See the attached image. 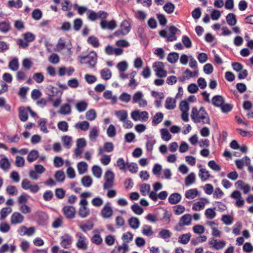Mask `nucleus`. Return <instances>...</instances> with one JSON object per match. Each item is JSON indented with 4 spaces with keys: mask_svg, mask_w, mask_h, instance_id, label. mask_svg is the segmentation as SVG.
Wrapping results in <instances>:
<instances>
[{
    "mask_svg": "<svg viewBox=\"0 0 253 253\" xmlns=\"http://www.w3.org/2000/svg\"><path fill=\"white\" fill-rule=\"evenodd\" d=\"M191 117L194 123L210 124V119L208 114L204 107H201L199 110L196 107L192 109Z\"/></svg>",
    "mask_w": 253,
    "mask_h": 253,
    "instance_id": "1",
    "label": "nucleus"
},
{
    "mask_svg": "<svg viewBox=\"0 0 253 253\" xmlns=\"http://www.w3.org/2000/svg\"><path fill=\"white\" fill-rule=\"evenodd\" d=\"M97 54L95 52H91L88 55L81 57L80 62L82 64H87L89 68H94L97 63Z\"/></svg>",
    "mask_w": 253,
    "mask_h": 253,
    "instance_id": "2",
    "label": "nucleus"
},
{
    "mask_svg": "<svg viewBox=\"0 0 253 253\" xmlns=\"http://www.w3.org/2000/svg\"><path fill=\"white\" fill-rule=\"evenodd\" d=\"M76 237L77 238L76 247L80 250H86L88 247V241L86 237L81 232H77Z\"/></svg>",
    "mask_w": 253,
    "mask_h": 253,
    "instance_id": "3",
    "label": "nucleus"
},
{
    "mask_svg": "<svg viewBox=\"0 0 253 253\" xmlns=\"http://www.w3.org/2000/svg\"><path fill=\"white\" fill-rule=\"evenodd\" d=\"M153 68L156 75L160 78H165L167 76V72L165 68L164 64L162 62H156L154 63Z\"/></svg>",
    "mask_w": 253,
    "mask_h": 253,
    "instance_id": "4",
    "label": "nucleus"
},
{
    "mask_svg": "<svg viewBox=\"0 0 253 253\" xmlns=\"http://www.w3.org/2000/svg\"><path fill=\"white\" fill-rule=\"evenodd\" d=\"M88 202L86 200H81L80 202L81 207L79 209L78 214L82 218H85L90 214V210L87 207Z\"/></svg>",
    "mask_w": 253,
    "mask_h": 253,
    "instance_id": "5",
    "label": "nucleus"
},
{
    "mask_svg": "<svg viewBox=\"0 0 253 253\" xmlns=\"http://www.w3.org/2000/svg\"><path fill=\"white\" fill-rule=\"evenodd\" d=\"M105 182L103 184L104 189H109L114 185V174L111 170L106 171L104 175Z\"/></svg>",
    "mask_w": 253,
    "mask_h": 253,
    "instance_id": "6",
    "label": "nucleus"
},
{
    "mask_svg": "<svg viewBox=\"0 0 253 253\" xmlns=\"http://www.w3.org/2000/svg\"><path fill=\"white\" fill-rule=\"evenodd\" d=\"M192 216L190 214H185L182 216L179 219L178 224L174 227L176 231L181 230V228L185 225H189L192 221Z\"/></svg>",
    "mask_w": 253,
    "mask_h": 253,
    "instance_id": "7",
    "label": "nucleus"
},
{
    "mask_svg": "<svg viewBox=\"0 0 253 253\" xmlns=\"http://www.w3.org/2000/svg\"><path fill=\"white\" fill-rule=\"evenodd\" d=\"M21 187L24 190H29L32 193H36L40 190V187L37 184H32V183L27 179H24L21 183Z\"/></svg>",
    "mask_w": 253,
    "mask_h": 253,
    "instance_id": "8",
    "label": "nucleus"
},
{
    "mask_svg": "<svg viewBox=\"0 0 253 253\" xmlns=\"http://www.w3.org/2000/svg\"><path fill=\"white\" fill-rule=\"evenodd\" d=\"M61 246L64 249H69L70 248L72 242L73 237L69 234H65L60 237Z\"/></svg>",
    "mask_w": 253,
    "mask_h": 253,
    "instance_id": "9",
    "label": "nucleus"
},
{
    "mask_svg": "<svg viewBox=\"0 0 253 253\" xmlns=\"http://www.w3.org/2000/svg\"><path fill=\"white\" fill-rule=\"evenodd\" d=\"M113 213V211L111 206V203L110 202H107L101 211V215L104 218H109L112 215Z\"/></svg>",
    "mask_w": 253,
    "mask_h": 253,
    "instance_id": "10",
    "label": "nucleus"
},
{
    "mask_svg": "<svg viewBox=\"0 0 253 253\" xmlns=\"http://www.w3.org/2000/svg\"><path fill=\"white\" fill-rule=\"evenodd\" d=\"M63 211L65 217L68 219H73L75 217L76 211L73 206H66L64 207Z\"/></svg>",
    "mask_w": 253,
    "mask_h": 253,
    "instance_id": "11",
    "label": "nucleus"
},
{
    "mask_svg": "<svg viewBox=\"0 0 253 253\" xmlns=\"http://www.w3.org/2000/svg\"><path fill=\"white\" fill-rule=\"evenodd\" d=\"M209 244L216 250H220L223 249L226 246V242L223 240L217 241L214 238H211L209 240Z\"/></svg>",
    "mask_w": 253,
    "mask_h": 253,
    "instance_id": "12",
    "label": "nucleus"
},
{
    "mask_svg": "<svg viewBox=\"0 0 253 253\" xmlns=\"http://www.w3.org/2000/svg\"><path fill=\"white\" fill-rule=\"evenodd\" d=\"M100 24L101 28L104 30L108 29L110 30H113L117 26L116 22L114 20H112L110 21H108L105 20H101Z\"/></svg>",
    "mask_w": 253,
    "mask_h": 253,
    "instance_id": "13",
    "label": "nucleus"
},
{
    "mask_svg": "<svg viewBox=\"0 0 253 253\" xmlns=\"http://www.w3.org/2000/svg\"><path fill=\"white\" fill-rule=\"evenodd\" d=\"M24 219V217L18 212H14L11 216L10 222L12 224L21 223Z\"/></svg>",
    "mask_w": 253,
    "mask_h": 253,
    "instance_id": "14",
    "label": "nucleus"
},
{
    "mask_svg": "<svg viewBox=\"0 0 253 253\" xmlns=\"http://www.w3.org/2000/svg\"><path fill=\"white\" fill-rule=\"evenodd\" d=\"M130 29L131 27L128 22L126 20H124L120 25V33L123 35H126L129 32Z\"/></svg>",
    "mask_w": 253,
    "mask_h": 253,
    "instance_id": "15",
    "label": "nucleus"
},
{
    "mask_svg": "<svg viewBox=\"0 0 253 253\" xmlns=\"http://www.w3.org/2000/svg\"><path fill=\"white\" fill-rule=\"evenodd\" d=\"M128 251V245L122 244L121 245L115 246L111 253H126Z\"/></svg>",
    "mask_w": 253,
    "mask_h": 253,
    "instance_id": "16",
    "label": "nucleus"
},
{
    "mask_svg": "<svg viewBox=\"0 0 253 253\" xmlns=\"http://www.w3.org/2000/svg\"><path fill=\"white\" fill-rule=\"evenodd\" d=\"M225 99L221 95H215L211 100L212 104L215 107H221L224 103Z\"/></svg>",
    "mask_w": 253,
    "mask_h": 253,
    "instance_id": "17",
    "label": "nucleus"
},
{
    "mask_svg": "<svg viewBox=\"0 0 253 253\" xmlns=\"http://www.w3.org/2000/svg\"><path fill=\"white\" fill-rule=\"evenodd\" d=\"M28 109L24 107L19 108V118L22 122H26L28 118Z\"/></svg>",
    "mask_w": 253,
    "mask_h": 253,
    "instance_id": "18",
    "label": "nucleus"
},
{
    "mask_svg": "<svg viewBox=\"0 0 253 253\" xmlns=\"http://www.w3.org/2000/svg\"><path fill=\"white\" fill-rule=\"evenodd\" d=\"M168 200L171 204H176L181 201V196L179 193H174L169 196Z\"/></svg>",
    "mask_w": 253,
    "mask_h": 253,
    "instance_id": "19",
    "label": "nucleus"
},
{
    "mask_svg": "<svg viewBox=\"0 0 253 253\" xmlns=\"http://www.w3.org/2000/svg\"><path fill=\"white\" fill-rule=\"evenodd\" d=\"M236 185L240 187L245 194L248 193L251 190V186L248 184H245L242 180H238L236 182Z\"/></svg>",
    "mask_w": 253,
    "mask_h": 253,
    "instance_id": "20",
    "label": "nucleus"
},
{
    "mask_svg": "<svg viewBox=\"0 0 253 253\" xmlns=\"http://www.w3.org/2000/svg\"><path fill=\"white\" fill-rule=\"evenodd\" d=\"M94 224L92 221L88 220L85 224L79 225V228L84 232L91 230L93 228Z\"/></svg>",
    "mask_w": 253,
    "mask_h": 253,
    "instance_id": "21",
    "label": "nucleus"
},
{
    "mask_svg": "<svg viewBox=\"0 0 253 253\" xmlns=\"http://www.w3.org/2000/svg\"><path fill=\"white\" fill-rule=\"evenodd\" d=\"M99 135V129L96 126H93L91 128L89 134V139L91 141H96L97 137Z\"/></svg>",
    "mask_w": 253,
    "mask_h": 253,
    "instance_id": "22",
    "label": "nucleus"
},
{
    "mask_svg": "<svg viewBox=\"0 0 253 253\" xmlns=\"http://www.w3.org/2000/svg\"><path fill=\"white\" fill-rule=\"evenodd\" d=\"M201 200L202 201L196 202L193 204L192 207L193 210L198 211L204 208L205 203L203 201H205L206 203H208V201L206 199H202Z\"/></svg>",
    "mask_w": 253,
    "mask_h": 253,
    "instance_id": "23",
    "label": "nucleus"
},
{
    "mask_svg": "<svg viewBox=\"0 0 253 253\" xmlns=\"http://www.w3.org/2000/svg\"><path fill=\"white\" fill-rule=\"evenodd\" d=\"M10 163L7 158H3L0 160V168L4 171L8 170L10 168Z\"/></svg>",
    "mask_w": 253,
    "mask_h": 253,
    "instance_id": "24",
    "label": "nucleus"
},
{
    "mask_svg": "<svg viewBox=\"0 0 253 253\" xmlns=\"http://www.w3.org/2000/svg\"><path fill=\"white\" fill-rule=\"evenodd\" d=\"M61 140L64 146L67 149L71 147L72 145V138L71 136L64 135L61 137Z\"/></svg>",
    "mask_w": 253,
    "mask_h": 253,
    "instance_id": "25",
    "label": "nucleus"
},
{
    "mask_svg": "<svg viewBox=\"0 0 253 253\" xmlns=\"http://www.w3.org/2000/svg\"><path fill=\"white\" fill-rule=\"evenodd\" d=\"M165 107L168 110L174 109L175 107V100L171 97H168L166 100Z\"/></svg>",
    "mask_w": 253,
    "mask_h": 253,
    "instance_id": "26",
    "label": "nucleus"
},
{
    "mask_svg": "<svg viewBox=\"0 0 253 253\" xmlns=\"http://www.w3.org/2000/svg\"><path fill=\"white\" fill-rule=\"evenodd\" d=\"M227 23L230 26H233L237 23L236 16L233 13H229L226 16Z\"/></svg>",
    "mask_w": 253,
    "mask_h": 253,
    "instance_id": "27",
    "label": "nucleus"
},
{
    "mask_svg": "<svg viewBox=\"0 0 253 253\" xmlns=\"http://www.w3.org/2000/svg\"><path fill=\"white\" fill-rule=\"evenodd\" d=\"M89 124L86 121H82L81 123H77L75 125V127L77 129H80L83 131L87 130L89 128Z\"/></svg>",
    "mask_w": 253,
    "mask_h": 253,
    "instance_id": "28",
    "label": "nucleus"
},
{
    "mask_svg": "<svg viewBox=\"0 0 253 253\" xmlns=\"http://www.w3.org/2000/svg\"><path fill=\"white\" fill-rule=\"evenodd\" d=\"M87 164L84 162H81L78 164V170L80 174L84 173L87 170Z\"/></svg>",
    "mask_w": 253,
    "mask_h": 253,
    "instance_id": "29",
    "label": "nucleus"
},
{
    "mask_svg": "<svg viewBox=\"0 0 253 253\" xmlns=\"http://www.w3.org/2000/svg\"><path fill=\"white\" fill-rule=\"evenodd\" d=\"M128 221L129 226L133 229H136L139 226L140 221L136 217H132L129 219Z\"/></svg>",
    "mask_w": 253,
    "mask_h": 253,
    "instance_id": "30",
    "label": "nucleus"
},
{
    "mask_svg": "<svg viewBox=\"0 0 253 253\" xmlns=\"http://www.w3.org/2000/svg\"><path fill=\"white\" fill-rule=\"evenodd\" d=\"M39 152L38 151L33 150L30 152L27 156V160L31 163L35 161L39 157Z\"/></svg>",
    "mask_w": 253,
    "mask_h": 253,
    "instance_id": "31",
    "label": "nucleus"
},
{
    "mask_svg": "<svg viewBox=\"0 0 253 253\" xmlns=\"http://www.w3.org/2000/svg\"><path fill=\"white\" fill-rule=\"evenodd\" d=\"M116 116L119 119L121 122H125L127 118V113L125 110H120L116 112Z\"/></svg>",
    "mask_w": 253,
    "mask_h": 253,
    "instance_id": "32",
    "label": "nucleus"
},
{
    "mask_svg": "<svg viewBox=\"0 0 253 253\" xmlns=\"http://www.w3.org/2000/svg\"><path fill=\"white\" fill-rule=\"evenodd\" d=\"M191 235L189 233H186L180 236L178 238V242L182 244H187L190 241Z\"/></svg>",
    "mask_w": 253,
    "mask_h": 253,
    "instance_id": "33",
    "label": "nucleus"
},
{
    "mask_svg": "<svg viewBox=\"0 0 253 253\" xmlns=\"http://www.w3.org/2000/svg\"><path fill=\"white\" fill-rule=\"evenodd\" d=\"M103 97L107 100H111L113 103H116L117 102V97L113 95L112 92L110 90H106L103 93Z\"/></svg>",
    "mask_w": 253,
    "mask_h": 253,
    "instance_id": "34",
    "label": "nucleus"
},
{
    "mask_svg": "<svg viewBox=\"0 0 253 253\" xmlns=\"http://www.w3.org/2000/svg\"><path fill=\"white\" fill-rule=\"evenodd\" d=\"M100 75L102 79L105 80H108L112 77V73L108 68L103 69L100 71Z\"/></svg>",
    "mask_w": 253,
    "mask_h": 253,
    "instance_id": "35",
    "label": "nucleus"
},
{
    "mask_svg": "<svg viewBox=\"0 0 253 253\" xmlns=\"http://www.w3.org/2000/svg\"><path fill=\"white\" fill-rule=\"evenodd\" d=\"M199 175L202 181H206L210 177L209 171L205 169H201Z\"/></svg>",
    "mask_w": 253,
    "mask_h": 253,
    "instance_id": "36",
    "label": "nucleus"
},
{
    "mask_svg": "<svg viewBox=\"0 0 253 253\" xmlns=\"http://www.w3.org/2000/svg\"><path fill=\"white\" fill-rule=\"evenodd\" d=\"M10 30V24L6 21L0 22V31L3 33H7Z\"/></svg>",
    "mask_w": 253,
    "mask_h": 253,
    "instance_id": "37",
    "label": "nucleus"
},
{
    "mask_svg": "<svg viewBox=\"0 0 253 253\" xmlns=\"http://www.w3.org/2000/svg\"><path fill=\"white\" fill-rule=\"evenodd\" d=\"M151 189L150 185L148 184L144 183L140 186V191L141 194L145 196L150 193Z\"/></svg>",
    "mask_w": 253,
    "mask_h": 253,
    "instance_id": "38",
    "label": "nucleus"
},
{
    "mask_svg": "<svg viewBox=\"0 0 253 253\" xmlns=\"http://www.w3.org/2000/svg\"><path fill=\"white\" fill-rule=\"evenodd\" d=\"M71 113V108L69 104H66L63 105L60 108L59 113L62 115H69Z\"/></svg>",
    "mask_w": 253,
    "mask_h": 253,
    "instance_id": "39",
    "label": "nucleus"
},
{
    "mask_svg": "<svg viewBox=\"0 0 253 253\" xmlns=\"http://www.w3.org/2000/svg\"><path fill=\"white\" fill-rule=\"evenodd\" d=\"M82 184L85 187H88L91 186L92 183V180L90 176H84L81 180Z\"/></svg>",
    "mask_w": 253,
    "mask_h": 253,
    "instance_id": "40",
    "label": "nucleus"
},
{
    "mask_svg": "<svg viewBox=\"0 0 253 253\" xmlns=\"http://www.w3.org/2000/svg\"><path fill=\"white\" fill-rule=\"evenodd\" d=\"M205 214L207 218L209 219H213L216 216L215 208H209L205 211Z\"/></svg>",
    "mask_w": 253,
    "mask_h": 253,
    "instance_id": "41",
    "label": "nucleus"
},
{
    "mask_svg": "<svg viewBox=\"0 0 253 253\" xmlns=\"http://www.w3.org/2000/svg\"><path fill=\"white\" fill-rule=\"evenodd\" d=\"M163 8L167 13L171 14L174 10L175 5L172 3L168 2L164 5Z\"/></svg>",
    "mask_w": 253,
    "mask_h": 253,
    "instance_id": "42",
    "label": "nucleus"
},
{
    "mask_svg": "<svg viewBox=\"0 0 253 253\" xmlns=\"http://www.w3.org/2000/svg\"><path fill=\"white\" fill-rule=\"evenodd\" d=\"M179 58V54L176 52H172L169 54L167 57L168 61L170 63H175Z\"/></svg>",
    "mask_w": 253,
    "mask_h": 253,
    "instance_id": "43",
    "label": "nucleus"
},
{
    "mask_svg": "<svg viewBox=\"0 0 253 253\" xmlns=\"http://www.w3.org/2000/svg\"><path fill=\"white\" fill-rule=\"evenodd\" d=\"M12 209L10 207H5L2 208L0 211L1 216L0 220H3L8 215V214L12 212Z\"/></svg>",
    "mask_w": 253,
    "mask_h": 253,
    "instance_id": "44",
    "label": "nucleus"
},
{
    "mask_svg": "<svg viewBox=\"0 0 253 253\" xmlns=\"http://www.w3.org/2000/svg\"><path fill=\"white\" fill-rule=\"evenodd\" d=\"M195 174L193 172L190 173L185 178V184L189 186L195 182Z\"/></svg>",
    "mask_w": 253,
    "mask_h": 253,
    "instance_id": "45",
    "label": "nucleus"
},
{
    "mask_svg": "<svg viewBox=\"0 0 253 253\" xmlns=\"http://www.w3.org/2000/svg\"><path fill=\"white\" fill-rule=\"evenodd\" d=\"M198 195V190L196 189H192L185 192V197L187 199H194Z\"/></svg>",
    "mask_w": 253,
    "mask_h": 253,
    "instance_id": "46",
    "label": "nucleus"
},
{
    "mask_svg": "<svg viewBox=\"0 0 253 253\" xmlns=\"http://www.w3.org/2000/svg\"><path fill=\"white\" fill-rule=\"evenodd\" d=\"M156 143V140L153 138L149 137L147 139L146 144V149L148 151L151 152L153 149V146Z\"/></svg>",
    "mask_w": 253,
    "mask_h": 253,
    "instance_id": "47",
    "label": "nucleus"
},
{
    "mask_svg": "<svg viewBox=\"0 0 253 253\" xmlns=\"http://www.w3.org/2000/svg\"><path fill=\"white\" fill-rule=\"evenodd\" d=\"M87 42L94 47H98L100 45L98 39L94 36L89 37Z\"/></svg>",
    "mask_w": 253,
    "mask_h": 253,
    "instance_id": "48",
    "label": "nucleus"
},
{
    "mask_svg": "<svg viewBox=\"0 0 253 253\" xmlns=\"http://www.w3.org/2000/svg\"><path fill=\"white\" fill-rule=\"evenodd\" d=\"M142 233L144 235L150 236L153 234V231L151 226L148 225H144L142 227Z\"/></svg>",
    "mask_w": 253,
    "mask_h": 253,
    "instance_id": "49",
    "label": "nucleus"
},
{
    "mask_svg": "<svg viewBox=\"0 0 253 253\" xmlns=\"http://www.w3.org/2000/svg\"><path fill=\"white\" fill-rule=\"evenodd\" d=\"M92 171L93 175L97 178L101 177L102 171L100 167L98 166H94L92 168Z\"/></svg>",
    "mask_w": 253,
    "mask_h": 253,
    "instance_id": "50",
    "label": "nucleus"
},
{
    "mask_svg": "<svg viewBox=\"0 0 253 253\" xmlns=\"http://www.w3.org/2000/svg\"><path fill=\"white\" fill-rule=\"evenodd\" d=\"M164 115L162 113H157L153 117L152 123L155 125H158L160 123L163 119Z\"/></svg>",
    "mask_w": 253,
    "mask_h": 253,
    "instance_id": "51",
    "label": "nucleus"
},
{
    "mask_svg": "<svg viewBox=\"0 0 253 253\" xmlns=\"http://www.w3.org/2000/svg\"><path fill=\"white\" fill-rule=\"evenodd\" d=\"M173 209L174 214L177 215L182 214L185 210V207L181 205L174 206Z\"/></svg>",
    "mask_w": 253,
    "mask_h": 253,
    "instance_id": "52",
    "label": "nucleus"
},
{
    "mask_svg": "<svg viewBox=\"0 0 253 253\" xmlns=\"http://www.w3.org/2000/svg\"><path fill=\"white\" fill-rule=\"evenodd\" d=\"M122 239L124 240L123 244L128 245V243L132 240L133 235L129 232H126L123 235Z\"/></svg>",
    "mask_w": 253,
    "mask_h": 253,
    "instance_id": "53",
    "label": "nucleus"
},
{
    "mask_svg": "<svg viewBox=\"0 0 253 253\" xmlns=\"http://www.w3.org/2000/svg\"><path fill=\"white\" fill-rule=\"evenodd\" d=\"M5 190L6 193L11 196L16 195L18 193V190L16 187L13 185L8 186Z\"/></svg>",
    "mask_w": 253,
    "mask_h": 253,
    "instance_id": "54",
    "label": "nucleus"
},
{
    "mask_svg": "<svg viewBox=\"0 0 253 253\" xmlns=\"http://www.w3.org/2000/svg\"><path fill=\"white\" fill-rule=\"evenodd\" d=\"M161 135H162V138L164 140L168 141L171 139V135L167 129H165V128L161 129Z\"/></svg>",
    "mask_w": 253,
    "mask_h": 253,
    "instance_id": "55",
    "label": "nucleus"
},
{
    "mask_svg": "<svg viewBox=\"0 0 253 253\" xmlns=\"http://www.w3.org/2000/svg\"><path fill=\"white\" fill-rule=\"evenodd\" d=\"M8 67L11 70L15 71L19 68V63L17 58H14L11 60L8 64Z\"/></svg>",
    "mask_w": 253,
    "mask_h": 253,
    "instance_id": "56",
    "label": "nucleus"
},
{
    "mask_svg": "<svg viewBox=\"0 0 253 253\" xmlns=\"http://www.w3.org/2000/svg\"><path fill=\"white\" fill-rule=\"evenodd\" d=\"M117 67L120 73L124 72L128 69V64L125 61H121L118 63Z\"/></svg>",
    "mask_w": 253,
    "mask_h": 253,
    "instance_id": "57",
    "label": "nucleus"
},
{
    "mask_svg": "<svg viewBox=\"0 0 253 253\" xmlns=\"http://www.w3.org/2000/svg\"><path fill=\"white\" fill-rule=\"evenodd\" d=\"M42 12L39 9H34L32 13V17L35 20H39L42 17Z\"/></svg>",
    "mask_w": 253,
    "mask_h": 253,
    "instance_id": "58",
    "label": "nucleus"
},
{
    "mask_svg": "<svg viewBox=\"0 0 253 253\" xmlns=\"http://www.w3.org/2000/svg\"><path fill=\"white\" fill-rule=\"evenodd\" d=\"M159 236L163 239L169 238L171 236V233L167 229H162L159 233Z\"/></svg>",
    "mask_w": 253,
    "mask_h": 253,
    "instance_id": "59",
    "label": "nucleus"
},
{
    "mask_svg": "<svg viewBox=\"0 0 253 253\" xmlns=\"http://www.w3.org/2000/svg\"><path fill=\"white\" fill-rule=\"evenodd\" d=\"M76 107L79 112H82L86 109L87 104L84 101H81L76 104Z\"/></svg>",
    "mask_w": 253,
    "mask_h": 253,
    "instance_id": "60",
    "label": "nucleus"
},
{
    "mask_svg": "<svg viewBox=\"0 0 253 253\" xmlns=\"http://www.w3.org/2000/svg\"><path fill=\"white\" fill-rule=\"evenodd\" d=\"M85 117L87 120L92 121L95 119L96 118V114L93 109H90L85 114Z\"/></svg>",
    "mask_w": 253,
    "mask_h": 253,
    "instance_id": "61",
    "label": "nucleus"
},
{
    "mask_svg": "<svg viewBox=\"0 0 253 253\" xmlns=\"http://www.w3.org/2000/svg\"><path fill=\"white\" fill-rule=\"evenodd\" d=\"M83 24V22L81 19H76L73 22V28L75 31H78L80 30Z\"/></svg>",
    "mask_w": 253,
    "mask_h": 253,
    "instance_id": "62",
    "label": "nucleus"
},
{
    "mask_svg": "<svg viewBox=\"0 0 253 253\" xmlns=\"http://www.w3.org/2000/svg\"><path fill=\"white\" fill-rule=\"evenodd\" d=\"M33 78L36 83L40 84L43 82L44 77L42 73H36L33 75Z\"/></svg>",
    "mask_w": 253,
    "mask_h": 253,
    "instance_id": "63",
    "label": "nucleus"
},
{
    "mask_svg": "<svg viewBox=\"0 0 253 253\" xmlns=\"http://www.w3.org/2000/svg\"><path fill=\"white\" fill-rule=\"evenodd\" d=\"M58 128L63 132H66L68 130V124L65 121L59 122L57 124Z\"/></svg>",
    "mask_w": 253,
    "mask_h": 253,
    "instance_id": "64",
    "label": "nucleus"
}]
</instances>
